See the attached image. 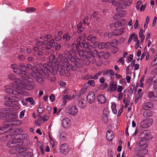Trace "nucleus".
<instances>
[{
  "instance_id": "8",
  "label": "nucleus",
  "mask_w": 157,
  "mask_h": 157,
  "mask_svg": "<svg viewBox=\"0 0 157 157\" xmlns=\"http://www.w3.org/2000/svg\"><path fill=\"white\" fill-rule=\"evenodd\" d=\"M140 137L142 139V140H144V141H147L151 140L152 138V136L151 134L149 131L144 130L140 134Z\"/></svg>"
},
{
  "instance_id": "50",
  "label": "nucleus",
  "mask_w": 157,
  "mask_h": 157,
  "mask_svg": "<svg viewBox=\"0 0 157 157\" xmlns=\"http://www.w3.org/2000/svg\"><path fill=\"white\" fill-rule=\"evenodd\" d=\"M99 14L98 12L97 11L94 12L93 14V17L94 18H97V20L98 21L99 19V18L98 17Z\"/></svg>"
},
{
  "instance_id": "63",
  "label": "nucleus",
  "mask_w": 157,
  "mask_h": 157,
  "mask_svg": "<svg viewBox=\"0 0 157 157\" xmlns=\"http://www.w3.org/2000/svg\"><path fill=\"white\" fill-rule=\"evenodd\" d=\"M88 83L92 86H94L95 85L94 81L93 80H88Z\"/></svg>"
},
{
  "instance_id": "31",
  "label": "nucleus",
  "mask_w": 157,
  "mask_h": 157,
  "mask_svg": "<svg viewBox=\"0 0 157 157\" xmlns=\"http://www.w3.org/2000/svg\"><path fill=\"white\" fill-rule=\"evenodd\" d=\"M69 119L68 118H65L63 119L62 122V126L65 128H67L69 126Z\"/></svg>"
},
{
  "instance_id": "28",
  "label": "nucleus",
  "mask_w": 157,
  "mask_h": 157,
  "mask_svg": "<svg viewBox=\"0 0 157 157\" xmlns=\"http://www.w3.org/2000/svg\"><path fill=\"white\" fill-rule=\"evenodd\" d=\"M86 105V100L82 99L79 100L77 103V106L81 108H84Z\"/></svg>"
},
{
  "instance_id": "18",
  "label": "nucleus",
  "mask_w": 157,
  "mask_h": 157,
  "mask_svg": "<svg viewBox=\"0 0 157 157\" xmlns=\"http://www.w3.org/2000/svg\"><path fill=\"white\" fill-rule=\"evenodd\" d=\"M143 109L148 110L151 109L153 107V104L152 102H148L144 103L142 105Z\"/></svg>"
},
{
  "instance_id": "3",
  "label": "nucleus",
  "mask_w": 157,
  "mask_h": 157,
  "mask_svg": "<svg viewBox=\"0 0 157 157\" xmlns=\"http://www.w3.org/2000/svg\"><path fill=\"white\" fill-rule=\"evenodd\" d=\"M59 58L60 59V62H59V65H61L63 66L66 67V70L67 71H69L70 70L74 71L76 70V67H72V65L70 64L69 61L70 59L64 56H63L62 54H60L59 56Z\"/></svg>"
},
{
  "instance_id": "2",
  "label": "nucleus",
  "mask_w": 157,
  "mask_h": 157,
  "mask_svg": "<svg viewBox=\"0 0 157 157\" xmlns=\"http://www.w3.org/2000/svg\"><path fill=\"white\" fill-rule=\"evenodd\" d=\"M68 58L70 59L71 62L74 63L75 66L72 67H76V70L77 68H81L83 65V62L78 58L75 54L74 50H70L68 52Z\"/></svg>"
},
{
  "instance_id": "12",
  "label": "nucleus",
  "mask_w": 157,
  "mask_h": 157,
  "mask_svg": "<svg viewBox=\"0 0 157 157\" xmlns=\"http://www.w3.org/2000/svg\"><path fill=\"white\" fill-rule=\"evenodd\" d=\"M30 75L35 79L36 81L39 83H41L43 82V78L40 76L36 72H31Z\"/></svg>"
},
{
  "instance_id": "42",
  "label": "nucleus",
  "mask_w": 157,
  "mask_h": 157,
  "mask_svg": "<svg viewBox=\"0 0 157 157\" xmlns=\"http://www.w3.org/2000/svg\"><path fill=\"white\" fill-rule=\"evenodd\" d=\"M116 104L115 103H113L111 105V109L112 112L115 114L117 113V109H116Z\"/></svg>"
},
{
  "instance_id": "45",
  "label": "nucleus",
  "mask_w": 157,
  "mask_h": 157,
  "mask_svg": "<svg viewBox=\"0 0 157 157\" xmlns=\"http://www.w3.org/2000/svg\"><path fill=\"white\" fill-rule=\"evenodd\" d=\"M13 130L12 129V127L11 131V132L10 131V133H8V134L7 135H8L9 138H11V139L14 140V139L15 138V135L14 134H11L12 133V132H13V131H12Z\"/></svg>"
},
{
  "instance_id": "60",
  "label": "nucleus",
  "mask_w": 157,
  "mask_h": 157,
  "mask_svg": "<svg viewBox=\"0 0 157 157\" xmlns=\"http://www.w3.org/2000/svg\"><path fill=\"white\" fill-rule=\"evenodd\" d=\"M153 88L154 90L157 92V80H156L153 84Z\"/></svg>"
},
{
  "instance_id": "22",
  "label": "nucleus",
  "mask_w": 157,
  "mask_h": 157,
  "mask_svg": "<svg viewBox=\"0 0 157 157\" xmlns=\"http://www.w3.org/2000/svg\"><path fill=\"white\" fill-rule=\"evenodd\" d=\"M103 74L104 75H109V76L111 78L112 80H113L114 78L112 77L115 75V73L111 69L108 70L107 69L105 71L103 72Z\"/></svg>"
},
{
  "instance_id": "36",
  "label": "nucleus",
  "mask_w": 157,
  "mask_h": 157,
  "mask_svg": "<svg viewBox=\"0 0 157 157\" xmlns=\"http://www.w3.org/2000/svg\"><path fill=\"white\" fill-rule=\"evenodd\" d=\"M52 59V62L54 64V65L56 66L59 64V62L58 61V59L55 57V55L50 57V59Z\"/></svg>"
},
{
  "instance_id": "15",
  "label": "nucleus",
  "mask_w": 157,
  "mask_h": 157,
  "mask_svg": "<svg viewBox=\"0 0 157 157\" xmlns=\"http://www.w3.org/2000/svg\"><path fill=\"white\" fill-rule=\"evenodd\" d=\"M95 98L94 93L92 91L89 92L86 97L87 101L89 103H92L94 101Z\"/></svg>"
},
{
  "instance_id": "10",
  "label": "nucleus",
  "mask_w": 157,
  "mask_h": 157,
  "mask_svg": "<svg viewBox=\"0 0 157 157\" xmlns=\"http://www.w3.org/2000/svg\"><path fill=\"white\" fill-rule=\"evenodd\" d=\"M5 91L9 94H12L15 95H17L20 93L18 91L12 89L11 86H5Z\"/></svg>"
},
{
  "instance_id": "41",
  "label": "nucleus",
  "mask_w": 157,
  "mask_h": 157,
  "mask_svg": "<svg viewBox=\"0 0 157 157\" xmlns=\"http://www.w3.org/2000/svg\"><path fill=\"white\" fill-rule=\"evenodd\" d=\"M25 100L27 102H29L31 105H35L34 100L32 98H27L25 99Z\"/></svg>"
},
{
  "instance_id": "21",
  "label": "nucleus",
  "mask_w": 157,
  "mask_h": 157,
  "mask_svg": "<svg viewBox=\"0 0 157 157\" xmlns=\"http://www.w3.org/2000/svg\"><path fill=\"white\" fill-rule=\"evenodd\" d=\"M26 71H28V70H31L32 71L31 72H36L35 71H36L40 74L39 72V70L38 68L36 67L33 66L30 64H27L26 67Z\"/></svg>"
},
{
  "instance_id": "16",
  "label": "nucleus",
  "mask_w": 157,
  "mask_h": 157,
  "mask_svg": "<svg viewBox=\"0 0 157 157\" xmlns=\"http://www.w3.org/2000/svg\"><path fill=\"white\" fill-rule=\"evenodd\" d=\"M66 111L70 114L72 115H75L78 113V110L76 106H72L69 109H67Z\"/></svg>"
},
{
  "instance_id": "58",
  "label": "nucleus",
  "mask_w": 157,
  "mask_h": 157,
  "mask_svg": "<svg viewBox=\"0 0 157 157\" xmlns=\"http://www.w3.org/2000/svg\"><path fill=\"white\" fill-rule=\"evenodd\" d=\"M44 38H45V39L48 40H50L53 38H52V36L50 34L46 35L44 36Z\"/></svg>"
},
{
  "instance_id": "27",
  "label": "nucleus",
  "mask_w": 157,
  "mask_h": 157,
  "mask_svg": "<svg viewBox=\"0 0 157 157\" xmlns=\"http://www.w3.org/2000/svg\"><path fill=\"white\" fill-rule=\"evenodd\" d=\"M124 28H121L120 29H116L113 32V36H117L122 34L124 32Z\"/></svg>"
},
{
  "instance_id": "62",
  "label": "nucleus",
  "mask_w": 157,
  "mask_h": 157,
  "mask_svg": "<svg viewBox=\"0 0 157 157\" xmlns=\"http://www.w3.org/2000/svg\"><path fill=\"white\" fill-rule=\"evenodd\" d=\"M49 99L52 102H53L55 100V97L53 94H51L50 97Z\"/></svg>"
},
{
  "instance_id": "51",
  "label": "nucleus",
  "mask_w": 157,
  "mask_h": 157,
  "mask_svg": "<svg viewBox=\"0 0 157 157\" xmlns=\"http://www.w3.org/2000/svg\"><path fill=\"white\" fill-rule=\"evenodd\" d=\"M26 66H25L23 64L20 63L19 64V67L21 71H26Z\"/></svg>"
},
{
  "instance_id": "61",
  "label": "nucleus",
  "mask_w": 157,
  "mask_h": 157,
  "mask_svg": "<svg viewBox=\"0 0 157 157\" xmlns=\"http://www.w3.org/2000/svg\"><path fill=\"white\" fill-rule=\"evenodd\" d=\"M98 47L100 49L103 48L104 47V43L103 42H101L100 43H98Z\"/></svg>"
},
{
  "instance_id": "17",
  "label": "nucleus",
  "mask_w": 157,
  "mask_h": 157,
  "mask_svg": "<svg viewBox=\"0 0 157 157\" xmlns=\"http://www.w3.org/2000/svg\"><path fill=\"white\" fill-rule=\"evenodd\" d=\"M109 112L106 109H104L103 111V113L101 116L102 121L104 123H107L108 121V116L109 115Z\"/></svg>"
},
{
  "instance_id": "57",
  "label": "nucleus",
  "mask_w": 157,
  "mask_h": 157,
  "mask_svg": "<svg viewBox=\"0 0 157 157\" xmlns=\"http://www.w3.org/2000/svg\"><path fill=\"white\" fill-rule=\"evenodd\" d=\"M133 58V54H132L130 55L129 56L127 57V62L129 63L131 62L132 60V59Z\"/></svg>"
},
{
  "instance_id": "47",
  "label": "nucleus",
  "mask_w": 157,
  "mask_h": 157,
  "mask_svg": "<svg viewBox=\"0 0 157 157\" xmlns=\"http://www.w3.org/2000/svg\"><path fill=\"white\" fill-rule=\"evenodd\" d=\"M108 84L105 82L103 84H101L99 85V88L101 90H103L105 89L107 86Z\"/></svg>"
},
{
  "instance_id": "59",
  "label": "nucleus",
  "mask_w": 157,
  "mask_h": 157,
  "mask_svg": "<svg viewBox=\"0 0 157 157\" xmlns=\"http://www.w3.org/2000/svg\"><path fill=\"white\" fill-rule=\"evenodd\" d=\"M8 78L11 80H15L16 79L15 78L14 75L12 74H10L8 75Z\"/></svg>"
},
{
  "instance_id": "4",
  "label": "nucleus",
  "mask_w": 157,
  "mask_h": 157,
  "mask_svg": "<svg viewBox=\"0 0 157 157\" xmlns=\"http://www.w3.org/2000/svg\"><path fill=\"white\" fill-rule=\"evenodd\" d=\"M12 110H10L9 108H2L0 109V117L1 118H7L8 117L9 119L7 120H11L13 117H14L11 116V115H16V117H15V119L16 120V118L17 117V115L15 114H12L11 112Z\"/></svg>"
},
{
  "instance_id": "53",
  "label": "nucleus",
  "mask_w": 157,
  "mask_h": 157,
  "mask_svg": "<svg viewBox=\"0 0 157 157\" xmlns=\"http://www.w3.org/2000/svg\"><path fill=\"white\" fill-rule=\"evenodd\" d=\"M88 17L87 16H86L83 21V23L84 24H86L87 25H89V23L88 22Z\"/></svg>"
},
{
  "instance_id": "52",
  "label": "nucleus",
  "mask_w": 157,
  "mask_h": 157,
  "mask_svg": "<svg viewBox=\"0 0 157 157\" xmlns=\"http://www.w3.org/2000/svg\"><path fill=\"white\" fill-rule=\"evenodd\" d=\"M121 17H122V14H116L114 15L113 18L115 20H118L119 18Z\"/></svg>"
},
{
  "instance_id": "9",
  "label": "nucleus",
  "mask_w": 157,
  "mask_h": 157,
  "mask_svg": "<svg viewBox=\"0 0 157 157\" xmlns=\"http://www.w3.org/2000/svg\"><path fill=\"white\" fill-rule=\"evenodd\" d=\"M153 122V120L151 118L144 120L140 123V126L143 128L150 127Z\"/></svg>"
},
{
  "instance_id": "20",
  "label": "nucleus",
  "mask_w": 157,
  "mask_h": 157,
  "mask_svg": "<svg viewBox=\"0 0 157 157\" xmlns=\"http://www.w3.org/2000/svg\"><path fill=\"white\" fill-rule=\"evenodd\" d=\"M48 67V70L53 75H55L57 72V70H56L57 68H56L52 66V63H49Z\"/></svg>"
},
{
  "instance_id": "29",
  "label": "nucleus",
  "mask_w": 157,
  "mask_h": 157,
  "mask_svg": "<svg viewBox=\"0 0 157 157\" xmlns=\"http://www.w3.org/2000/svg\"><path fill=\"white\" fill-rule=\"evenodd\" d=\"M71 50H74V51L75 55L76 54H78L79 56L80 57L84 55V51L83 49H80L76 47V49L75 50L74 49H72Z\"/></svg>"
},
{
  "instance_id": "14",
  "label": "nucleus",
  "mask_w": 157,
  "mask_h": 157,
  "mask_svg": "<svg viewBox=\"0 0 157 157\" xmlns=\"http://www.w3.org/2000/svg\"><path fill=\"white\" fill-rule=\"evenodd\" d=\"M48 64L44 63L43 65V68L41 69V71L44 74L43 75L45 78H47L48 77V72H49L48 70Z\"/></svg>"
},
{
  "instance_id": "48",
  "label": "nucleus",
  "mask_w": 157,
  "mask_h": 157,
  "mask_svg": "<svg viewBox=\"0 0 157 157\" xmlns=\"http://www.w3.org/2000/svg\"><path fill=\"white\" fill-rule=\"evenodd\" d=\"M36 9L34 7H29L26 9V12L27 13H30L35 11Z\"/></svg>"
},
{
  "instance_id": "44",
  "label": "nucleus",
  "mask_w": 157,
  "mask_h": 157,
  "mask_svg": "<svg viewBox=\"0 0 157 157\" xmlns=\"http://www.w3.org/2000/svg\"><path fill=\"white\" fill-rule=\"evenodd\" d=\"M13 70L14 72L20 75L21 72L22 71H21L20 68L16 67H13Z\"/></svg>"
},
{
  "instance_id": "32",
  "label": "nucleus",
  "mask_w": 157,
  "mask_h": 157,
  "mask_svg": "<svg viewBox=\"0 0 157 157\" xmlns=\"http://www.w3.org/2000/svg\"><path fill=\"white\" fill-rule=\"evenodd\" d=\"M106 137L108 141L112 140L114 137L113 132L110 130L107 131L106 133Z\"/></svg>"
},
{
  "instance_id": "46",
  "label": "nucleus",
  "mask_w": 157,
  "mask_h": 157,
  "mask_svg": "<svg viewBox=\"0 0 157 157\" xmlns=\"http://www.w3.org/2000/svg\"><path fill=\"white\" fill-rule=\"evenodd\" d=\"M123 25H124V23H122L120 21H117L114 24V26L116 28L119 26H121Z\"/></svg>"
},
{
  "instance_id": "19",
  "label": "nucleus",
  "mask_w": 157,
  "mask_h": 157,
  "mask_svg": "<svg viewBox=\"0 0 157 157\" xmlns=\"http://www.w3.org/2000/svg\"><path fill=\"white\" fill-rule=\"evenodd\" d=\"M65 67L59 64L57 66V70L60 75L62 76L64 75L65 72Z\"/></svg>"
},
{
  "instance_id": "26",
  "label": "nucleus",
  "mask_w": 157,
  "mask_h": 157,
  "mask_svg": "<svg viewBox=\"0 0 157 157\" xmlns=\"http://www.w3.org/2000/svg\"><path fill=\"white\" fill-rule=\"evenodd\" d=\"M97 99L100 103L103 104L106 101V98L102 94L99 95L97 97Z\"/></svg>"
},
{
  "instance_id": "38",
  "label": "nucleus",
  "mask_w": 157,
  "mask_h": 157,
  "mask_svg": "<svg viewBox=\"0 0 157 157\" xmlns=\"http://www.w3.org/2000/svg\"><path fill=\"white\" fill-rule=\"evenodd\" d=\"M71 36L70 35H69L68 33H66L64 34L62 37L63 40H65L66 41H68L71 39Z\"/></svg>"
},
{
  "instance_id": "56",
  "label": "nucleus",
  "mask_w": 157,
  "mask_h": 157,
  "mask_svg": "<svg viewBox=\"0 0 157 157\" xmlns=\"http://www.w3.org/2000/svg\"><path fill=\"white\" fill-rule=\"evenodd\" d=\"M8 135H7L1 137L0 138V140L2 141H5L8 140Z\"/></svg>"
},
{
  "instance_id": "23",
  "label": "nucleus",
  "mask_w": 157,
  "mask_h": 157,
  "mask_svg": "<svg viewBox=\"0 0 157 157\" xmlns=\"http://www.w3.org/2000/svg\"><path fill=\"white\" fill-rule=\"evenodd\" d=\"M148 144L144 141L143 140H141L139 144L138 149L140 150H142L145 149L147 147Z\"/></svg>"
},
{
  "instance_id": "49",
  "label": "nucleus",
  "mask_w": 157,
  "mask_h": 157,
  "mask_svg": "<svg viewBox=\"0 0 157 157\" xmlns=\"http://www.w3.org/2000/svg\"><path fill=\"white\" fill-rule=\"evenodd\" d=\"M132 0H128V1H124L123 4L126 6H129L131 5Z\"/></svg>"
},
{
  "instance_id": "43",
  "label": "nucleus",
  "mask_w": 157,
  "mask_h": 157,
  "mask_svg": "<svg viewBox=\"0 0 157 157\" xmlns=\"http://www.w3.org/2000/svg\"><path fill=\"white\" fill-rule=\"evenodd\" d=\"M55 42V40L54 38H52L50 40H44L43 41V44L44 45H47L48 44V43L50 44H51L52 43Z\"/></svg>"
},
{
  "instance_id": "11",
  "label": "nucleus",
  "mask_w": 157,
  "mask_h": 157,
  "mask_svg": "<svg viewBox=\"0 0 157 157\" xmlns=\"http://www.w3.org/2000/svg\"><path fill=\"white\" fill-rule=\"evenodd\" d=\"M35 84L31 81H29L27 83H24L22 85V87L29 90H32L34 88Z\"/></svg>"
},
{
  "instance_id": "55",
  "label": "nucleus",
  "mask_w": 157,
  "mask_h": 157,
  "mask_svg": "<svg viewBox=\"0 0 157 157\" xmlns=\"http://www.w3.org/2000/svg\"><path fill=\"white\" fill-rule=\"evenodd\" d=\"M143 30L141 29L139 33V36L140 38H142V37L143 38H144V35L143 34Z\"/></svg>"
},
{
  "instance_id": "33",
  "label": "nucleus",
  "mask_w": 157,
  "mask_h": 157,
  "mask_svg": "<svg viewBox=\"0 0 157 157\" xmlns=\"http://www.w3.org/2000/svg\"><path fill=\"white\" fill-rule=\"evenodd\" d=\"M74 95L72 94H66L63 95L62 96V98L65 100H71L74 98Z\"/></svg>"
},
{
  "instance_id": "13",
  "label": "nucleus",
  "mask_w": 157,
  "mask_h": 157,
  "mask_svg": "<svg viewBox=\"0 0 157 157\" xmlns=\"http://www.w3.org/2000/svg\"><path fill=\"white\" fill-rule=\"evenodd\" d=\"M60 151L65 155L68 154L69 151V148L67 145L66 144H63L59 147Z\"/></svg>"
},
{
  "instance_id": "25",
  "label": "nucleus",
  "mask_w": 157,
  "mask_h": 157,
  "mask_svg": "<svg viewBox=\"0 0 157 157\" xmlns=\"http://www.w3.org/2000/svg\"><path fill=\"white\" fill-rule=\"evenodd\" d=\"M20 75L24 81H26L29 79V77L28 74L25 71H22Z\"/></svg>"
},
{
  "instance_id": "5",
  "label": "nucleus",
  "mask_w": 157,
  "mask_h": 157,
  "mask_svg": "<svg viewBox=\"0 0 157 157\" xmlns=\"http://www.w3.org/2000/svg\"><path fill=\"white\" fill-rule=\"evenodd\" d=\"M77 42L81 48H84L87 52H90L92 48V46L88 42H86L84 39H82L81 36H78L77 40Z\"/></svg>"
},
{
  "instance_id": "6",
  "label": "nucleus",
  "mask_w": 157,
  "mask_h": 157,
  "mask_svg": "<svg viewBox=\"0 0 157 157\" xmlns=\"http://www.w3.org/2000/svg\"><path fill=\"white\" fill-rule=\"evenodd\" d=\"M27 148L25 147L19 146L16 147V150L19 153L20 157H31L33 155L32 153L25 151Z\"/></svg>"
},
{
  "instance_id": "54",
  "label": "nucleus",
  "mask_w": 157,
  "mask_h": 157,
  "mask_svg": "<svg viewBox=\"0 0 157 157\" xmlns=\"http://www.w3.org/2000/svg\"><path fill=\"white\" fill-rule=\"evenodd\" d=\"M12 101L11 100L6 101L4 104L5 105L8 106H10L12 105Z\"/></svg>"
},
{
  "instance_id": "35",
  "label": "nucleus",
  "mask_w": 157,
  "mask_h": 157,
  "mask_svg": "<svg viewBox=\"0 0 157 157\" xmlns=\"http://www.w3.org/2000/svg\"><path fill=\"white\" fill-rule=\"evenodd\" d=\"M110 90L111 92H114L117 89V86L116 84L114 82H111L110 83Z\"/></svg>"
},
{
  "instance_id": "64",
  "label": "nucleus",
  "mask_w": 157,
  "mask_h": 157,
  "mask_svg": "<svg viewBox=\"0 0 157 157\" xmlns=\"http://www.w3.org/2000/svg\"><path fill=\"white\" fill-rule=\"evenodd\" d=\"M111 47L110 42H108L106 43H104V48L106 49L109 48Z\"/></svg>"
},
{
  "instance_id": "30",
  "label": "nucleus",
  "mask_w": 157,
  "mask_h": 157,
  "mask_svg": "<svg viewBox=\"0 0 157 157\" xmlns=\"http://www.w3.org/2000/svg\"><path fill=\"white\" fill-rule=\"evenodd\" d=\"M154 113V112L152 110H147L144 113L143 116L144 117L147 118L152 117Z\"/></svg>"
},
{
  "instance_id": "34",
  "label": "nucleus",
  "mask_w": 157,
  "mask_h": 157,
  "mask_svg": "<svg viewBox=\"0 0 157 157\" xmlns=\"http://www.w3.org/2000/svg\"><path fill=\"white\" fill-rule=\"evenodd\" d=\"M112 5L113 6L117 7V11H118V10L121 8L120 7V2L117 1L116 0H112Z\"/></svg>"
},
{
  "instance_id": "24",
  "label": "nucleus",
  "mask_w": 157,
  "mask_h": 157,
  "mask_svg": "<svg viewBox=\"0 0 157 157\" xmlns=\"http://www.w3.org/2000/svg\"><path fill=\"white\" fill-rule=\"evenodd\" d=\"M147 96L152 101H155L157 100V94H154L153 92H148Z\"/></svg>"
},
{
  "instance_id": "39",
  "label": "nucleus",
  "mask_w": 157,
  "mask_h": 157,
  "mask_svg": "<svg viewBox=\"0 0 157 157\" xmlns=\"http://www.w3.org/2000/svg\"><path fill=\"white\" fill-rule=\"evenodd\" d=\"M156 78H157V75H155L152 78L151 77H150L147 81V83L150 84L151 82H155L156 80L155 79Z\"/></svg>"
},
{
  "instance_id": "40",
  "label": "nucleus",
  "mask_w": 157,
  "mask_h": 157,
  "mask_svg": "<svg viewBox=\"0 0 157 157\" xmlns=\"http://www.w3.org/2000/svg\"><path fill=\"white\" fill-rule=\"evenodd\" d=\"M82 23L81 22H79L77 25V28L78 29L77 32L80 33L81 32L83 29V27H82Z\"/></svg>"
},
{
  "instance_id": "1",
  "label": "nucleus",
  "mask_w": 157,
  "mask_h": 157,
  "mask_svg": "<svg viewBox=\"0 0 157 157\" xmlns=\"http://www.w3.org/2000/svg\"><path fill=\"white\" fill-rule=\"evenodd\" d=\"M11 116L14 117L11 120H6L3 122L4 126L0 128V135L6 133H10V132L11 130L12 126L18 125L17 122L18 121L15 119L16 115H11Z\"/></svg>"
},
{
  "instance_id": "7",
  "label": "nucleus",
  "mask_w": 157,
  "mask_h": 157,
  "mask_svg": "<svg viewBox=\"0 0 157 157\" xmlns=\"http://www.w3.org/2000/svg\"><path fill=\"white\" fill-rule=\"evenodd\" d=\"M23 143V141L22 140L19 139L18 140L15 139L9 141L6 144V146L7 147H9L18 146H21L22 145Z\"/></svg>"
},
{
  "instance_id": "37",
  "label": "nucleus",
  "mask_w": 157,
  "mask_h": 157,
  "mask_svg": "<svg viewBox=\"0 0 157 157\" xmlns=\"http://www.w3.org/2000/svg\"><path fill=\"white\" fill-rule=\"evenodd\" d=\"M53 48H55V49L56 50H60L61 48V46L60 44H58L57 42H54L51 44Z\"/></svg>"
}]
</instances>
